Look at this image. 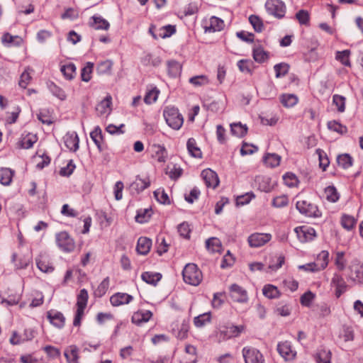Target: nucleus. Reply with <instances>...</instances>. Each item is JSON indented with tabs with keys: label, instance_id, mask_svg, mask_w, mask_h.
<instances>
[{
	"label": "nucleus",
	"instance_id": "f257e3e1",
	"mask_svg": "<svg viewBox=\"0 0 363 363\" xmlns=\"http://www.w3.org/2000/svg\"><path fill=\"white\" fill-rule=\"evenodd\" d=\"M182 275L184 282L192 286H198L203 279L201 271L193 263H189L184 267Z\"/></svg>",
	"mask_w": 363,
	"mask_h": 363
},
{
	"label": "nucleus",
	"instance_id": "f03ea898",
	"mask_svg": "<svg viewBox=\"0 0 363 363\" xmlns=\"http://www.w3.org/2000/svg\"><path fill=\"white\" fill-rule=\"evenodd\" d=\"M167 125L174 130H179L183 125L184 118L179 110L173 106H167L163 112Z\"/></svg>",
	"mask_w": 363,
	"mask_h": 363
},
{
	"label": "nucleus",
	"instance_id": "7ed1b4c3",
	"mask_svg": "<svg viewBox=\"0 0 363 363\" xmlns=\"http://www.w3.org/2000/svg\"><path fill=\"white\" fill-rule=\"evenodd\" d=\"M245 330L243 325H225L222 326L216 333L219 342L239 336Z\"/></svg>",
	"mask_w": 363,
	"mask_h": 363
},
{
	"label": "nucleus",
	"instance_id": "20e7f679",
	"mask_svg": "<svg viewBox=\"0 0 363 363\" xmlns=\"http://www.w3.org/2000/svg\"><path fill=\"white\" fill-rule=\"evenodd\" d=\"M264 6L267 12L275 18L280 19L285 16L286 7L281 0H267Z\"/></svg>",
	"mask_w": 363,
	"mask_h": 363
},
{
	"label": "nucleus",
	"instance_id": "39448f33",
	"mask_svg": "<svg viewBox=\"0 0 363 363\" xmlns=\"http://www.w3.org/2000/svg\"><path fill=\"white\" fill-rule=\"evenodd\" d=\"M296 207L301 214L306 216L313 218H319L321 216V212L318 206L306 200L297 201Z\"/></svg>",
	"mask_w": 363,
	"mask_h": 363
},
{
	"label": "nucleus",
	"instance_id": "423d86ee",
	"mask_svg": "<svg viewBox=\"0 0 363 363\" xmlns=\"http://www.w3.org/2000/svg\"><path fill=\"white\" fill-rule=\"evenodd\" d=\"M245 363H264V358L261 352L255 347L245 346L242 350Z\"/></svg>",
	"mask_w": 363,
	"mask_h": 363
},
{
	"label": "nucleus",
	"instance_id": "0eeeda50",
	"mask_svg": "<svg viewBox=\"0 0 363 363\" xmlns=\"http://www.w3.org/2000/svg\"><path fill=\"white\" fill-rule=\"evenodd\" d=\"M56 242L58 247L65 252H72L75 248L74 240L65 231L56 235Z\"/></svg>",
	"mask_w": 363,
	"mask_h": 363
},
{
	"label": "nucleus",
	"instance_id": "6e6552de",
	"mask_svg": "<svg viewBox=\"0 0 363 363\" xmlns=\"http://www.w3.org/2000/svg\"><path fill=\"white\" fill-rule=\"evenodd\" d=\"M229 292L230 296L234 301L245 303L249 300L247 291L237 284H233L230 286Z\"/></svg>",
	"mask_w": 363,
	"mask_h": 363
},
{
	"label": "nucleus",
	"instance_id": "1a4fd4ad",
	"mask_svg": "<svg viewBox=\"0 0 363 363\" xmlns=\"http://www.w3.org/2000/svg\"><path fill=\"white\" fill-rule=\"evenodd\" d=\"M272 238V236L270 233H255L248 237L247 242L251 247L257 248L269 242Z\"/></svg>",
	"mask_w": 363,
	"mask_h": 363
},
{
	"label": "nucleus",
	"instance_id": "9d476101",
	"mask_svg": "<svg viewBox=\"0 0 363 363\" xmlns=\"http://www.w3.org/2000/svg\"><path fill=\"white\" fill-rule=\"evenodd\" d=\"M298 239L301 242H306L313 240L316 237V233L313 228L302 225L294 229Z\"/></svg>",
	"mask_w": 363,
	"mask_h": 363
},
{
	"label": "nucleus",
	"instance_id": "9b49d317",
	"mask_svg": "<svg viewBox=\"0 0 363 363\" xmlns=\"http://www.w3.org/2000/svg\"><path fill=\"white\" fill-rule=\"evenodd\" d=\"M331 286L335 289V296L337 298H340L342 294H344L347 289V284H346L343 277L337 273L333 274L331 280Z\"/></svg>",
	"mask_w": 363,
	"mask_h": 363
},
{
	"label": "nucleus",
	"instance_id": "f8f14e48",
	"mask_svg": "<svg viewBox=\"0 0 363 363\" xmlns=\"http://www.w3.org/2000/svg\"><path fill=\"white\" fill-rule=\"evenodd\" d=\"M133 300V296L127 293L117 292L110 297V303L113 307L126 305Z\"/></svg>",
	"mask_w": 363,
	"mask_h": 363
},
{
	"label": "nucleus",
	"instance_id": "ddd939ff",
	"mask_svg": "<svg viewBox=\"0 0 363 363\" xmlns=\"http://www.w3.org/2000/svg\"><path fill=\"white\" fill-rule=\"evenodd\" d=\"M201 177L207 187L215 189L219 184V179L217 174L211 169H206L201 172Z\"/></svg>",
	"mask_w": 363,
	"mask_h": 363
},
{
	"label": "nucleus",
	"instance_id": "4468645a",
	"mask_svg": "<svg viewBox=\"0 0 363 363\" xmlns=\"http://www.w3.org/2000/svg\"><path fill=\"white\" fill-rule=\"evenodd\" d=\"M277 350L280 355L286 360H291L296 356V352L292 349L291 343L288 341L279 343Z\"/></svg>",
	"mask_w": 363,
	"mask_h": 363
},
{
	"label": "nucleus",
	"instance_id": "2eb2a0df",
	"mask_svg": "<svg viewBox=\"0 0 363 363\" xmlns=\"http://www.w3.org/2000/svg\"><path fill=\"white\" fill-rule=\"evenodd\" d=\"M112 97L108 94L96 106V111L100 116L108 115L111 112Z\"/></svg>",
	"mask_w": 363,
	"mask_h": 363
},
{
	"label": "nucleus",
	"instance_id": "dca6fc26",
	"mask_svg": "<svg viewBox=\"0 0 363 363\" xmlns=\"http://www.w3.org/2000/svg\"><path fill=\"white\" fill-rule=\"evenodd\" d=\"M152 316V313L149 310H139L135 312L131 318L133 323L140 325L147 323Z\"/></svg>",
	"mask_w": 363,
	"mask_h": 363
},
{
	"label": "nucleus",
	"instance_id": "f3484780",
	"mask_svg": "<svg viewBox=\"0 0 363 363\" xmlns=\"http://www.w3.org/2000/svg\"><path fill=\"white\" fill-rule=\"evenodd\" d=\"M64 143L70 151L76 152L79 149V139L76 132L67 133L64 136Z\"/></svg>",
	"mask_w": 363,
	"mask_h": 363
},
{
	"label": "nucleus",
	"instance_id": "a211bd4d",
	"mask_svg": "<svg viewBox=\"0 0 363 363\" xmlns=\"http://www.w3.org/2000/svg\"><path fill=\"white\" fill-rule=\"evenodd\" d=\"M47 317L50 323L58 328H62L65 325V318L59 311H50L47 313Z\"/></svg>",
	"mask_w": 363,
	"mask_h": 363
},
{
	"label": "nucleus",
	"instance_id": "6ab92c4d",
	"mask_svg": "<svg viewBox=\"0 0 363 363\" xmlns=\"http://www.w3.org/2000/svg\"><path fill=\"white\" fill-rule=\"evenodd\" d=\"M64 355L67 363H79V351L78 347L72 345L65 350Z\"/></svg>",
	"mask_w": 363,
	"mask_h": 363
},
{
	"label": "nucleus",
	"instance_id": "aec40b11",
	"mask_svg": "<svg viewBox=\"0 0 363 363\" xmlns=\"http://www.w3.org/2000/svg\"><path fill=\"white\" fill-rule=\"evenodd\" d=\"M38 268L43 272L50 273L54 270L52 263L45 255H40L35 259Z\"/></svg>",
	"mask_w": 363,
	"mask_h": 363
},
{
	"label": "nucleus",
	"instance_id": "412c9836",
	"mask_svg": "<svg viewBox=\"0 0 363 363\" xmlns=\"http://www.w3.org/2000/svg\"><path fill=\"white\" fill-rule=\"evenodd\" d=\"M152 157L158 162H164L167 158V152L163 145L153 144L152 145Z\"/></svg>",
	"mask_w": 363,
	"mask_h": 363
},
{
	"label": "nucleus",
	"instance_id": "4be33fe9",
	"mask_svg": "<svg viewBox=\"0 0 363 363\" xmlns=\"http://www.w3.org/2000/svg\"><path fill=\"white\" fill-rule=\"evenodd\" d=\"M91 20L90 26L95 30H107L110 27L109 23L101 16H93Z\"/></svg>",
	"mask_w": 363,
	"mask_h": 363
},
{
	"label": "nucleus",
	"instance_id": "5701e85b",
	"mask_svg": "<svg viewBox=\"0 0 363 363\" xmlns=\"http://www.w3.org/2000/svg\"><path fill=\"white\" fill-rule=\"evenodd\" d=\"M224 27V22L222 19L212 16L209 20V25L205 26V32L214 33L221 30Z\"/></svg>",
	"mask_w": 363,
	"mask_h": 363
},
{
	"label": "nucleus",
	"instance_id": "b1692460",
	"mask_svg": "<svg viewBox=\"0 0 363 363\" xmlns=\"http://www.w3.org/2000/svg\"><path fill=\"white\" fill-rule=\"evenodd\" d=\"M152 240L145 237H141L138 240L136 247L137 252L143 255H147L151 248Z\"/></svg>",
	"mask_w": 363,
	"mask_h": 363
},
{
	"label": "nucleus",
	"instance_id": "393cba45",
	"mask_svg": "<svg viewBox=\"0 0 363 363\" xmlns=\"http://www.w3.org/2000/svg\"><path fill=\"white\" fill-rule=\"evenodd\" d=\"M90 137L96 145L99 152H102L104 150V147L103 146L104 137L101 129L99 126L95 127L94 130L90 133Z\"/></svg>",
	"mask_w": 363,
	"mask_h": 363
},
{
	"label": "nucleus",
	"instance_id": "a878e982",
	"mask_svg": "<svg viewBox=\"0 0 363 363\" xmlns=\"http://www.w3.org/2000/svg\"><path fill=\"white\" fill-rule=\"evenodd\" d=\"M38 138L35 134L28 133L21 135L19 142L20 146L24 149H29L37 142Z\"/></svg>",
	"mask_w": 363,
	"mask_h": 363
},
{
	"label": "nucleus",
	"instance_id": "bb28decb",
	"mask_svg": "<svg viewBox=\"0 0 363 363\" xmlns=\"http://www.w3.org/2000/svg\"><path fill=\"white\" fill-rule=\"evenodd\" d=\"M329 262V252L326 250L321 251L317 256L315 262L318 271H321L325 269Z\"/></svg>",
	"mask_w": 363,
	"mask_h": 363
},
{
	"label": "nucleus",
	"instance_id": "cd10ccee",
	"mask_svg": "<svg viewBox=\"0 0 363 363\" xmlns=\"http://www.w3.org/2000/svg\"><path fill=\"white\" fill-rule=\"evenodd\" d=\"M149 186L150 181L148 179H141L137 177L135 180L130 184V189L131 191H134L135 193L139 194L147 189Z\"/></svg>",
	"mask_w": 363,
	"mask_h": 363
},
{
	"label": "nucleus",
	"instance_id": "c85d7f7f",
	"mask_svg": "<svg viewBox=\"0 0 363 363\" xmlns=\"http://www.w3.org/2000/svg\"><path fill=\"white\" fill-rule=\"evenodd\" d=\"M14 172L6 167L0 169V183L4 186H9L12 182Z\"/></svg>",
	"mask_w": 363,
	"mask_h": 363
},
{
	"label": "nucleus",
	"instance_id": "c756f323",
	"mask_svg": "<svg viewBox=\"0 0 363 363\" xmlns=\"http://www.w3.org/2000/svg\"><path fill=\"white\" fill-rule=\"evenodd\" d=\"M266 166L274 168L279 165L281 157L275 153H267L263 157Z\"/></svg>",
	"mask_w": 363,
	"mask_h": 363
},
{
	"label": "nucleus",
	"instance_id": "7c9ffc66",
	"mask_svg": "<svg viewBox=\"0 0 363 363\" xmlns=\"http://www.w3.org/2000/svg\"><path fill=\"white\" fill-rule=\"evenodd\" d=\"M317 363H331V352L329 350L320 349L315 355Z\"/></svg>",
	"mask_w": 363,
	"mask_h": 363
},
{
	"label": "nucleus",
	"instance_id": "2f4dec72",
	"mask_svg": "<svg viewBox=\"0 0 363 363\" xmlns=\"http://www.w3.org/2000/svg\"><path fill=\"white\" fill-rule=\"evenodd\" d=\"M162 275L160 273L145 272L141 275V279L147 284L156 285L161 279Z\"/></svg>",
	"mask_w": 363,
	"mask_h": 363
},
{
	"label": "nucleus",
	"instance_id": "473e14b6",
	"mask_svg": "<svg viewBox=\"0 0 363 363\" xmlns=\"http://www.w3.org/2000/svg\"><path fill=\"white\" fill-rule=\"evenodd\" d=\"M186 147L189 153L194 157L201 158L202 152L200 148L197 146L196 142L194 138H189L186 143Z\"/></svg>",
	"mask_w": 363,
	"mask_h": 363
},
{
	"label": "nucleus",
	"instance_id": "72a5a7b5",
	"mask_svg": "<svg viewBox=\"0 0 363 363\" xmlns=\"http://www.w3.org/2000/svg\"><path fill=\"white\" fill-rule=\"evenodd\" d=\"M230 131L233 135L242 138L247 134V127L246 125H243L240 122L234 123L230 124Z\"/></svg>",
	"mask_w": 363,
	"mask_h": 363
},
{
	"label": "nucleus",
	"instance_id": "f704fd0d",
	"mask_svg": "<svg viewBox=\"0 0 363 363\" xmlns=\"http://www.w3.org/2000/svg\"><path fill=\"white\" fill-rule=\"evenodd\" d=\"M167 71L170 77H176L182 72V65L176 60H169L167 62Z\"/></svg>",
	"mask_w": 363,
	"mask_h": 363
},
{
	"label": "nucleus",
	"instance_id": "c9c22d12",
	"mask_svg": "<svg viewBox=\"0 0 363 363\" xmlns=\"http://www.w3.org/2000/svg\"><path fill=\"white\" fill-rule=\"evenodd\" d=\"M48 89L53 96L57 97L61 101H65L67 99V94L65 91L57 84L53 82L48 84Z\"/></svg>",
	"mask_w": 363,
	"mask_h": 363
},
{
	"label": "nucleus",
	"instance_id": "e433bc0d",
	"mask_svg": "<svg viewBox=\"0 0 363 363\" xmlns=\"http://www.w3.org/2000/svg\"><path fill=\"white\" fill-rule=\"evenodd\" d=\"M252 55L254 60L259 63H262L268 59V53L261 46L254 48Z\"/></svg>",
	"mask_w": 363,
	"mask_h": 363
},
{
	"label": "nucleus",
	"instance_id": "4c0bfd02",
	"mask_svg": "<svg viewBox=\"0 0 363 363\" xmlns=\"http://www.w3.org/2000/svg\"><path fill=\"white\" fill-rule=\"evenodd\" d=\"M88 297V292L86 289H83L79 291L77 301V310L84 311L87 305Z\"/></svg>",
	"mask_w": 363,
	"mask_h": 363
},
{
	"label": "nucleus",
	"instance_id": "58836bf2",
	"mask_svg": "<svg viewBox=\"0 0 363 363\" xmlns=\"http://www.w3.org/2000/svg\"><path fill=\"white\" fill-rule=\"evenodd\" d=\"M356 223L357 219L352 216L343 214L341 217V225L347 230L353 229Z\"/></svg>",
	"mask_w": 363,
	"mask_h": 363
},
{
	"label": "nucleus",
	"instance_id": "ea45409f",
	"mask_svg": "<svg viewBox=\"0 0 363 363\" xmlns=\"http://www.w3.org/2000/svg\"><path fill=\"white\" fill-rule=\"evenodd\" d=\"M33 70L30 67H26L23 72L21 74L20 80L18 82V85L23 88L26 89L28 85L30 84L31 81V72Z\"/></svg>",
	"mask_w": 363,
	"mask_h": 363
},
{
	"label": "nucleus",
	"instance_id": "a19ab883",
	"mask_svg": "<svg viewBox=\"0 0 363 363\" xmlns=\"http://www.w3.org/2000/svg\"><path fill=\"white\" fill-rule=\"evenodd\" d=\"M325 199L332 203H335L338 201L340 195L333 186H329L325 189Z\"/></svg>",
	"mask_w": 363,
	"mask_h": 363
},
{
	"label": "nucleus",
	"instance_id": "79ce46f5",
	"mask_svg": "<svg viewBox=\"0 0 363 363\" xmlns=\"http://www.w3.org/2000/svg\"><path fill=\"white\" fill-rule=\"evenodd\" d=\"M62 73L67 79H72L76 74V66L73 63H69L61 67Z\"/></svg>",
	"mask_w": 363,
	"mask_h": 363
},
{
	"label": "nucleus",
	"instance_id": "37998d69",
	"mask_svg": "<svg viewBox=\"0 0 363 363\" xmlns=\"http://www.w3.org/2000/svg\"><path fill=\"white\" fill-rule=\"evenodd\" d=\"M182 173L183 169L179 165L171 164L167 167V174L172 179H177L182 176Z\"/></svg>",
	"mask_w": 363,
	"mask_h": 363
},
{
	"label": "nucleus",
	"instance_id": "c03bdc74",
	"mask_svg": "<svg viewBox=\"0 0 363 363\" xmlns=\"http://www.w3.org/2000/svg\"><path fill=\"white\" fill-rule=\"evenodd\" d=\"M281 102L285 107H293L298 103V97L291 94H283L281 96Z\"/></svg>",
	"mask_w": 363,
	"mask_h": 363
},
{
	"label": "nucleus",
	"instance_id": "a18cd8bd",
	"mask_svg": "<svg viewBox=\"0 0 363 363\" xmlns=\"http://www.w3.org/2000/svg\"><path fill=\"white\" fill-rule=\"evenodd\" d=\"M185 352L189 356V360H185L183 358L181 363H196V349L191 345H186L185 347Z\"/></svg>",
	"mask_w": 363,
	"mask_h": 363
},
{
	"label": "nucleus",
	"instance_id": "49530a36",
	"mask_svg": "<svg viewBox=\"0 0 363 363\" xmlns=\"http://www.w3.org/2000/svg\"><path fill=\"white\" fill-rule=\"evenodd\" d=\"M206 246L210 252H216L220 250L221 242L217 238H211L206 240Z\"/></svg>",
	"mask_w": 363,
	"mask_h": 363
},
{
	"label": "nucleus",
	"instance_id": "de8ad7c7",
	"mask_svg": "<svg viewBox=\"0 0 363 363\" xmlns=\"http://www.w3.org/2000/svg\"><path fill=\"white\" fill-rule=\"evenodd\" d=\"M113 67V62L107 60L99 62L97 65V72L100 74H111Z\"/></svg>",
	"mask_w": 363,
	"mask_h": 363
},
{
	"label": "nucleus",
	"instance_id": "09e8293b",
	"mask_svg": "<svg viewBox=\"0 0 363 363\" xmlns=\"http://www.w3.org/2000/svg\"><path fill=\"white\" fill-rule=\"evenodd\" d=\"M338 165L343 169H347L352 165V158L348 154L340 155L337 157Z\"/></svg>",
	"mask_w": 363,
	"mask_h": 363
},
{
	"label": "nucleus",
	"instance_id": "8fccbe9b",
	"mask_svg": "<svg viewBox=\"0 0 363 363\" xmlns=\"http://www.w3.org/2000/svg\"><path fill=\"white\" fill-rule=\"evenodd\" d=\"M37 117L43 124L50 125L53 122L51 112L48 109H41Z\"/></svg>",
	"mask_w": 363,
	"mask_h": 363
},
{
	"label": "nucleus",
	"instance_id": "3c124183",
	"mask_svg": "<svg viewBox=\"0 0 363 363\" xmlns=\"http://www.w3.org/2000/svg\"><path fill=\"white\" fill-rule=\"evenodd\" d=\"M263 294L269 298H277L279 295L278 289L272 284L265 285L262 289Z\"/></svg>",
	"mask_w": 363,
	"mask_h": 363
},
{
	"label": "nucleus",
	"instance_id": "603ef678",
	"mask_svg": "<svg viewBox=\"0 0 363 363\" xmlns=\"http://www.w3.org/2000/svg\"><path fill=\"white\" fill-rule=\"evenodd\" d=\"M189 82L194 86H201L209 84L208 77L204 74L192 77Z\"/></svg>",
	"mask_w": 363,
	"mask_h": 363
},
{
	"label": "nucleus",
	"instance_id": "864d4df0",
	"mask_svg": "<svg viewBox=\"0 0 363 363\" xmlns=\"http://www.w3.org/2000/svg\"><path fill=\"white\" fill-rule=\"evenodd\" d=\"M211 321V313H204L201 314L194 319V323L196 327L201 328L204 326L206 323H210Z\"/></svg>",
	"mask_w": 363,
	"mask_h": 363
},
{
	"label": "nucleus",
	"instance_id": "5fc2aeb1",
	"mask_svg": "<svg viewBox=\"0 0 363 363\" xmlns=\"http://www.w3.org/2000/svg\"><path fill=\"white\" fill-rule=\"evenodd\" d=\"M350 51L349 50H345L343 51H337L336 52L335 58L340 61L343 65L350 67Z\"/></svg>",
	"mask_w": 363,
	"mask_h": 363
},
{
	"label": "nucleus",
	"instance_id": "6e6d98bb",
	"mask_svg": "<svg viewBox=\"0 0 363 363\" xmlns=\"http://www.w3.org/2000/svg\"><path fill=\"white\" fill-rule=\"evenodd\" d=\"M249 21L256 32H262L264 29L262 20L257 15H251Z\"/></svg>",
	"mask_w": 363,
	"mask_h": 363
},
{
	"label": "nucleus",
	"instance_id": "4d7b16f0",
	"mask_svg": "<svg viewBox=\"0 0 363 363\" xmlns=\"http://www.w3.org/2000/svg\"><path fill=\"white\" fill-rule=\"evenodd\" d=\"M94 67L92 62H88L86 65L82 68L81 77L82 80L88 82L91 79V73Z\"/></svg>",
	"mask_w": 363,
	"mask_h": 363
},
{
	"label": "nucleus",
	"instance_id": "13d9d810",
	"mask_svg": "<svg viewBox=\"0 0 363 363\" xmlns=\"http://www.w3.org/2000/svg\"><path fill=\"white\" fill-rule=\"evenodd\" d=\"M283 180L284 184L289 187H295L297 186L298 184V179L297 177L291 173L287 172L283 176Z\"/></svg>",
	"mask_w": 363,
	"mask_h": 363
},
{
	"label": "nucleus",
	"instance_id": "bf43d9fd",
	"mask_svg": "<svg viewBox=\"0 0 363 363\" xmlns=\"http://www.w3.org/2000/svg\"><path fill=\"white\" fill-rule=\"evenodd\" d=\"M284 261H285V258L284 256H282V255L275 256L272 259V260L269 263V268L272 271H277L282 267V265L284 263Z\"/></svg>",
	"mask_w": 363,
	"mask_h": 363
},
{
	"label": "nucleus",
	"instance_id": "052dcab7",
	"mask_svg": "<svg viewBox=\"0 0 363 363\" xmlns=\"http://www.w3.org/2000/svg\"><path fill=\"white\" fill-rule=\"evenodd\" d=\"M159 94L160 91L157 88H154L148 91L144 97L145 103L147 104H152L155 103L158 98Z\"/></svg>",
	"mask_w": 363,
	"mask_h": 363
},
{
	"label": "nucleus",
	"instance_id": "680f3d73",
	"mask_svg": "<svg viewBox=\"0 0 363 363\" xmlns=\"http://www.w3.org/2000/svg\"><path fill=\"white\" fill-rule=\"evenodd\" d=\"M150 216L151 209H140L138 211L137 216H135V220L138 223H143L147 222Z\"/></svg>",
	"mask_w": 363,
	"mask_h": 363
},
{
	"label": "nucleus",
	"instance_id": "e2e57ef3",
	"mask_svg": "<svg viewBox=\"0 0 363 363\" xmlns=\"http://www.w3.org/2000/svg\"><path fill=\"white\" fill-rule=\"evenodd\" d=\"M237 65L240 72L250 74L253 62L250 60H240L238 62Z\"/></svg>",
	"mask_w": 363,
	"mask_h": 363
},
{
	"label": "nucleus",
	"instance_id": "0e129e2a",
	"mask_svg": "<svg viewBox=\"0 0 363 363\" xmlns=\"http://www.w3.org/2000/svg\"><path fill=\"white\" fill-rule=\"evenodd\" d=\"M154 196L157 201L162 204H167L170 203L167 194L164 189H158L154 191Z\"/></svg>",
	"mask_w": 363,
	"mask_h": 363
},
{
	"label": "nucleus",
	"instance_id": "69168bd1",
	"mask_svg": "<svg viewBox=\"0 0 363 363\" xmlns=\"http://www.w3.org/2000/svg\"><path fill=\"white\" fill-rule=\"evenodd\" d=\"M339 337L345 342L352 341L354 339V330L351 327L344 326Z\"/></svg>",
	"mask_w": 363,
	"mask_h": 363
},
{
	"label": "nucleus",
	"instance_id": "338daca9",
	"mask_svg": "<svg viewBox=\"0 0 363 363\" xmlns=\"http://www.w3.org/2000/svg\"><path fill=\"white\" fill-rule=\"evenodd\" d=\"M333 102L339 112H344L345 109V98L341 95L335 94L333 96Z\"/></svg>",
	"mask_w": 363,
	"mask_h": 363
},
{
	"label": "nucleus",
	"instance_id": "774afa93",
	"mask_svg": "<svg viewBox=\"0 0 363 363\" xmlns=\"http://www.w3.org/2000/svg\"><path fill=\"white\" fill-rule=\"evenodd\" d=\"M274 69L276 73V77L280 78L285 76L287 74V72H289V67L286 63H279L275 65Z\"/></svg>",
	"mask_w": 363,
	"mask_h": 363
}]
</instances>
